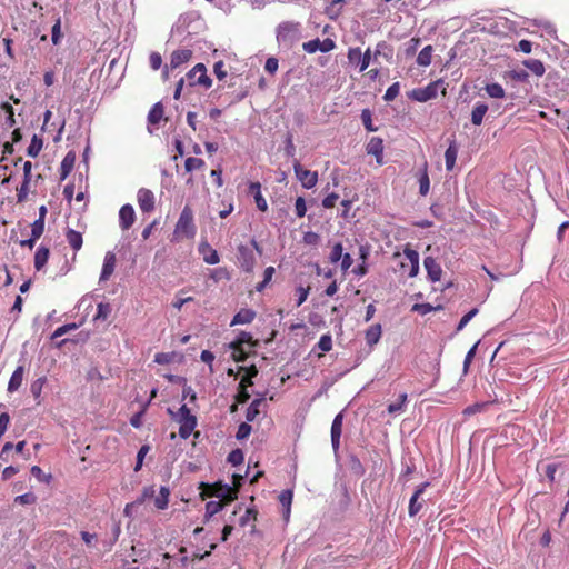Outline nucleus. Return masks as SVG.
Here are the masks:
<instances>
[{
  "label": "nucleus",
  "mask_w": 569,
  "mask_h": 569,
  "mask_svg": "<svg viewBox=\"0 0 569 569\" xmlns=\"http://www.w3.org/2000/svg\"><path fill=\"white\" fill-rule=\"evenodd\" d=\"M203 491L201 492L202 498L206 497H217L220 498L219 501H209L206 505V518H210L222 510L223 506L228 502H231L237 499V490L232 489L227 485L214 483V485H204Z\"/></svg>",
  "instance_id": "nucleus-1"
},
{
  "label": "nucleus",
  "mask_w": 569,
  "mask_h": 569,
  "mask_svg": "<svg viewBox=\"0 0 569 569\" xmlns=\"http://www.w3.org/2000/svg\"><path fill=\"white\" fill-rule=\"evenodd\" d=\"M168 413L180 425L179 436L188 439L197 427V417L191 413L187 405H182L177 412L169 408Z\"/></svg>",
  "instance_id": "nucleus-2"
},
{
  "label": "nucleus",
  "mask_w": 569,
  "mask_h": 569,
  "mask_svg": "<svg viewBox=\"0 0 569 569\" xmlns=\"http://www.w3.org/2000/svg\"><path fill=\"white\" fill-rule=\"evenodd\" d=\"M197 228L193 221V211L190 206H184L176 223L173 236L176 239H193Z\"/></svg>",
  "instance_id": "nucleus-3"
},
{
  "label": "nucleus",
  "mask_w": 569,
  "mask_h": 569,
  "mask_svg": "<svg viewBox=\"0 0 569 569\" xmlns=\"http://www.w3.org/2000/svg\"><path fill=\"white\" fill-rule=\"evenodd\" d=\"M400 269L403 273H407L409 278H413L419 272V253L406 246L403 253L396 252L395 258H401Z\"/></svg>",
  "instance_id": "nucleus-4"
},
{
  "label": "nucleus",
  "mask_w": 569,
  "mask_h": 569,
  "mask_svg": "<svg viewBox=\"0 0 569 569\" xmlns=\"http://www.w3.org/2000/svg\"><path fill=\"white\" fill-rule=\"evenodd\" d=\"M442 83L443 82L441 80H437L430 82L423 88L413 89L410 93V98L419 102H426L428 100L435 99L438 94V89L440 86H442Z\"/></svg>",
  "instance_id": "nucleus-5"
},
{
  "label": "nucleus",
  "mask_w": 569,
  "mask_h": 569,
  "mask_svg": "<svg viewBox=\"0 0 569 569\" xmlns=\"http://www.w3.org/2000/svg\"><path fill=\"white\" fill-rule=\"evenodd\" d=\"M293 170L303 188L311 189L317 184L318 173L316 171L303 169L298 160L293 163Z\"/></svg>",
  "instance_id": "nucleus-6"
},
{
  "label": "nucleus",
  "mask_w": 569,
  "mask_h": 569,
  "mask_svg": "<svg viewBox=\"0 0 569 569\" xmlns=\"http://www.w3.org/2000/svg\"><path fill=\"white\" fill-rule=\"evenodd\" d=\"M187 77L192 80L191 86L200 84L204 88H210L212 84L211 78L207 74V68L203 63H197L188 73Z\"/></svg>",
  "instance_id": "nucleus-7"
},
{
  "label": "nucleus",
  "mask_w": 569,
  "mask_h": 569,
  "mask_svg": "<svg viewBox=\"0 0 569 569\" xmlns=\"http://www.w3.org/2000/svg\"><path fill=\"white\" fill-rule=\"evenodd\" d=\"M302 48L308 53H315L317 51L329 52L336 48V43L330 38H326L325 40L317 38L305 42Z\"/></svg>",
  "instance_id": "nucleus-8"
},
{
  "label": "nucleus",
  "mask_w": 569,
  "mask_h": 569,
  "mask_svg": "<svg viewBox=\"0 0 569 569\" xmlns=\"http://www.w3.org/2000/svg\"><path fill=\"white\" fill-rule=\"evenodd\" d=\"M298 33V24L284 22L278 27L277 39L280 43L291 44Z\"/></svg>",
  "instance_id": "nucleus-9"
},
{
  "label": "nucleus",
  "mask_w": 569,
  "mask_h": 569,
  "mask_svg": "<svg viewBox=\"0 0 569 569\" xmlns=\"http://www.w3.org/2000/svg\"><path fill=\"white\" fill-rule=\"evenodd\" d=\"M429 486H430V482H428V481L422 482L413 492L412 497L410 498L409 507H408V513L410 517H415L422 509L423 505L421 501H419V498L423 493L426 488Z\"/></svg>",
  "instance_id": "nucleus-10"
},
{
  "label": "nucleus",
  "mask_w": 569,
  "mask_h": 569,
  "mask_svg": "<svg viewBox=\"0 0 569 569\" xmlns=\"http://www.w3.org/2000/svg\"><path fill=\"white\" fill-rule=\"evenodd\" d=\"M343 413L339 412L331 425V445L335 452L339 450L342 433Z\"/></svg>",
  "instance_id": "nucleus-11"
},
{
  "label": "nucleus",
  "mask_w": 569,
  "mask_h": 569,
  "mask_svg": "<svg viewBox=\"0 0 569 569\" xmlns=\"http://www.w3.org/2000/svg\"><path fill=\"white\" fill-rule=\"evenodd\" d=\"M136 221V212L131 204H124L119 211V224L122 230H129Z\"/></svg>",
  "instance_id": "nucleus-12"
},
{
  "label": "nucleus",
  "mask_w": 569,
  "mask_h": 569,
  "mask_svg": "<svg viewBox=\"0 0 569 569\" xmlns=\"http://www.w3.org/2000/svg\"><path fill=\"white\" fill-rule=\"evenodd\" d=\"M137 198L142 212H150L154 209V194L151 190L141 188Z\"/></svg>",
  "instance_id": "nucleus-13"
},
{
  "label": "nucleus",
  "mask_w": 569,
  "mask_h": 569,
  "mask_svg": "<svg viewBox=\"0 0 569 569\" xmlns=\"http://www.w3.org/2000/svg\"><path fill=\"white\" fill-rule=\"evenodd\" d=\"M425 269L428 273V278L432 282H437L441 279L442 269L440 264L432 257H426L423 260Z\"/></svg>",
  "instance_id": "nucleus-14"
},
{
  "label": "nucleus",
  "mask_w": 569,
  "mask_h": 569,
  "mask_svg": "<svg viewBox=\"0 0 569 569\" xmlns=\"http://www.w3.org/2000/svg\"><path fill=\"white\" fill-rule=\"evenodd\" d=\"M192 58V51L190 49L174 50L170 57L171 70L179 68L183 63L188 62Z\"/></svg>",
  "instance_id": "nucleus-15"
},
{
  "label": "nucleus",
  "mask_w": 569,
  "mask_h": 569,
  "mask_svg": "<svg viewBox=\"0 0 569 569\" xmlns=\"http://www.w3.org/2000/svg\"><path fill=\"white\" fill-rule=\"evenodd\" d=\"M117 258L111 251H108L103 259V266L100 274V281H107L114 272Z\"/></svg>",
  "instance_id": "nucleus-16"
},
{
  "label": "nucleus",
  "mask_w": 569,
  "mask_h": 569,
  "mask_svg": "<svg viewBox=\"0 0 569 569\" xmlns=\"http://www.w3.org/2000/svg\"><path fill=\"white\" fill-rule=\"evenodd\" d=\"M249 192L253 196L257 208L266 212L268 210V203L261 193L260 182H250Z\"/></svg>",
  "instance_id": "nucleus-17"
},
{
  "label": "nucleus",
  "mask_w": 569,
  "mask_h": 569,
  "mask_svg": "<svg viewBox=\"0 0 569 569\" xmlns=\"http://www.w3.org/2000/svg\"><path fill=\"white\" fill-rule=\"evenodd\" d=\"M267 407V401L263 397L254 399L247 409L246 419L247 421H254L261 413L262 408Z\"/></svg>",
  "instance_id": "nucleus-18"
},
{
  "label": "nucleus",
  "mask_w": 569,
  "mask_h": 569,
  "mask_svg": "<svg viewBox=\"0 0 569 569\" xmlns=\"http://www.w3.org/2000/svg\"><path fill=\"white\" fill-rule=\"evenodd\" d=\"M381 335H382V328H381L380 323H375V325L370 326L365 331V339H366L367 346L370 348L376 346L379 342Z\"/></svg>",
  "instance_id": "nucleus-19"
},
{
  "label": "nucleus",
  "mask_w": 569,
  "mask_h": 569,
  "mask_svg": "<svg viewBox=\"0 0 569 569\" xmlns=\"http://www.w3.org/2000/svg\"><path fill=\"white\" fill-rule=\"evenodd\" d=\"M76 163V153L73 151H69L61 161L60 164V179L64 180L73 170Z\"/></svg>",
  "instance_id": "nucleus-20"
},
{
  "label": "nucleus",
  "mask_w": 569,
  "mask_h": 569,
  "mask_svg": "<svg viewBox=\"0 0 569 569\" xmlns=\"http://www.w3.org/2000/svg\"><path fill=\"white\" fill-rule=\"evenodd\" d=\"M23 376H24L23 366H18L16 368V370L13 371V373L11 375L10 380L8 382V391L9 392L12 393L21 387L22 381H23Z\"/></svg>",
  "instance_id": "nucleus-21"
},
{
  "label": "nucleus",
  "mask_w": 569,
  "mask_h": 569,
  "mask_svg": "<svg viewBox=\"0 0 569 569\" xmlns=\"http://www.w3.org/2000/svg\"><path fill=\"white\" fill-rule=\"evenodd\" d=\"M367 152L377 158L378 163H381L382 152H383V142L382 139L378 137H373L367 144Z\"/></svg>",
  "instance_id": "nucleus-22"
},
{
  "label": "nucleus",
  "mask_w": 569,
  "mask_h": 569,
  "mask_svg": "<svg viewBox=\"0 0 569 569\" xmlns=\"http://www.w3.org/2000/svg\"><path fill=\"white\" fill-rule=\"evenodd\" d=\"M457 156H458V146H457L456 140L453 139L450 141L449 147L447 148V150L445 152L446 169L448 171H451L453 169V167L456 164Z\"/></svg>",
  "instance_id": "nucleus-23"
},
{
  "label": "nucleus",
  "mask_w": 569,
  "mask_h": 569,
  "mask_svg": "<svg viewBox=\"0 0 569 569\" xmlns=\"http://www.w3.org/2000/svg\"><path fill=\"white\" fill-rule=\"evenodd\" d=\"M199 251L203 254L204 262L209 264H217L220 261L217 250L211 248L209 243L200 244Z\"/></svg>",
  "instance_id": "nucleus-24"
},
{
  "label": "nucleus",
  "mask_w": 569,
  "mask_h": 569,
  "mask_svg": "<svg viewBox=\"0 0 569 569\" xmlns=\"http://www.w3.org/2000/svg\"><path fill=\"white\" fill-rule=\"evenodd\" d=\"M254 317L256 312L253 310L241 309L234 315L231 326L250 323L253 321Z\"/></svg>",
  "instance_id": "nucleus-25"
},
{
  "label": "nucleus",
  "mask_w": 569,
  "mask_h": 569,
  "mask_svg": "<svg viewBox=\"0 0 569 569\" xmlns=\"http://www.w3.org/2000/svg\"><path fill=\"white\" fill-rule=\"evenodd\" d=\"M379 56L383 57L387 61H391L393 58V48L386 41L378 42L373 53V60H377Z\"/></svg>",
  "instance_id": "nucleus-26"
},
{
  "label": "nucleus",
  "mask_w": 569,
  "mask_h": 569,
  "mask_svg": "<svg viewBox=\"0 0 569 569\" xmlns=\"http://www.w3.org/2000/svg\"><path fill=\"white\" fill-rule=\"evenodd\" d=\"M66 239L69 243V246L74 250L79 251L82 247L83 239L82 234L79 231H76L73 229H68L66 232Z\"/></svg>",
  "instance_id": "nucleus-27"
},
{
  "label": "nucleus",
  "mask_w": 569,
  "mask_h": 569,
  "mask_svg": "<svg viewBox=\"0 0 569 569\" xmlns=\"http://www.w3.org/2000/svg\"><path fill=\"white\" fill-rule=\"evenodd\" d=\"M488 111V106L483 102H477L471 112V122L475 126H480L483 121V117Z\"/></svg>",
  "instance_id": "nucleus-28"
},
{
  "label": "nucleus",
  "mask_w": 569,
  "mask_h": 569,
  "mask_svg": "<svg viewBox=\"0 0 569 569\" xmlns=\"http://www.w3.org/2000/svg\"><path fill=\"white\" fill-rule=\"evenodd\" d=\"M293 493L291 490H283L279 495V501L281 506L283 507V518L286 521L289 520L290 516V508L292 503Z\"/></svg>",
  "instance_id": "nucleus-29"
},
{
  "label": "nucleus",
  "mask_w": 569,
  "mask_h": 569,
  "mask_svg": "<svg viewBox=\"0 0 569 569\" xmlns=\"http://www.w3.org/2000/svg\"><path fill=\"white\" fill-rule=\"evenodd\" d=\"M49 248L40 246L34 253V268L39 271L41 270L48 262L49 259Z\"/></svg>",
  "instance_id": "nucleus-30"
},
{
  "label": "nucleus",
  "mask_w": 569,
  "mask_h": 569,
  "mask_svg": "<svg viewBox=\"0 0 569 569\" xmlns=\"http://www.w3.org/2000/svg\"><path fill=\"white\" fill-rule=\"evenodd\" d=\"M239 253L242 258L241 267L243 268V270L248 272L251 271L254 264V257L251 253V251L247 247L240 246Z\"/></svg>",
  "instance_id": "nucleus-31"
},
{
  "label": "nucleus",
  "mask_w": 569,
  "mask_h": 569,
  "mask_svg": "<svg viewBox=\"0 0 569 569\" xmlns=\"http://www.w3.org/2000/svg\"><path fill=\"white\" fill-rule=\"evenodd\" d=\"M163 114H164V109H163L162 103L157 102L153 104V107L149 111L148 121L151 124H158L161 121V119L163 118Z\"/></svg>",
  "instance_id": "nucleus-32"
},
{
  "label": "nucleus",
  "mask_w": 569,
  "mask_h": 569,
  "mask_svg": "<svg viewBox=\"0 0 569 569\" xmlns=\"http://www.w3.org/2000/svg\"><path fill=\"white\" fill-rule=\"evenodd\" d=\"M523 66L529 69L535 76H543L546 69L542 61L538 59H528L523 61Z\"/></svg>",
  "instance_id": "nucleus-33"
},
{
  "label": "nucleus",
  "mask_w": 569,
  "mask_h": 569,
  "mask_svg": "<svg viewBox=\"0 0 569 569\" xmlns=\"http://www.w3.org/2000/svg\"><path fill=\"white\" fill-rule=\"evenodd\" d=\"M229 347L232 350L231 356L236 362L244 361L250 353V350H247L244 346H237L233 341L229 345Z\"/></svg>",
  "instance_id": "nucleus-34"
},
{
  "label": "nucleus",
  "mask_w": 569,
  "mask_h": 569,
  "mask_svg": "<svg viewBox=\"0 0 569 569\" xmlns=\"http://www.w3.org/2000/svg\"><path fill=\"white\" fill-rule=\"evenodd\" d=\"M433 48L432 46L428 44L418 54L417 57V63L421 67H428L431 63V57H432Z\"/></svg>",
  "instance_id": "nucleus-35"
},
{
  "label": "nucleus",
  "mask_w": 569,
  "mask_h": 569,
  "mask_svg": "<svg viewBox=\"0 0 569 569\" xmlns=\"http://www.w3.org/2000/svg\"><path fill=\"white\" fill-rule=\"evenodd\" d=\"M112 311L111 305L109 302H99L97 306V313L94 316V320L106 321Z\"/></svg>",
  "instance_id": "nucleus-36"
},
{
  "label": "nucleus",
  "mask_w": 569,
  "mask_h": 569,
  "mask_svg": "<svg viewBox=\"0 0 569 569\" xmlns=\"http://www.w3.org/2000/svg\"><path fill=\"white\" fill-rule=\"evenodd\" d=\"M63 38V33L61 32V17L57 16L54 20V24L51 30V41L54 46H58Z\"/></svg>",
  "instance_id": "nucleus-37"
},
{
  "label": "nucleus",
  "mask_w": 569,
  "mask_h": 569,
  "mask_svg": "<svg viewBox=\"0 0 569 569\" xmlns=\"http://www.w3.org/2000/svg\"><path fill=\"white\" fill-rule=\"evenodd\" d=\"M42 146H43L42 139L38 138V136L34 134L31 139V143L29 144V147L27 149V154L29 157L36 158L40 153Z\"/></svg>",
  "instance_id": "nucleus-38"
},
{
  "label": "nucleus",
  "mask_w": 569,
  "mask_h": 569,
  "mask_svg": "<svg viewBox=\"0 0 569 569\" xmlns=\"http://www.w3.org/2000/svg\"><path fill=\"white\" fill-rule=\"evenodd\" d=\"M170 491L167 487L160 488V495L156 498L154 505L158 509L163 510L168 507Z\"/></svg>",
  "instance_id": "nucleus-39"
},
{
  "label": "nucleus",
  "mask_w": 569,
  "mask_h": 569,
  "mask_svg": "<svg viewBox=\"0 0 569 569\" xmlns=\"http://www.w3.org/2000/svg\"><path fill=\"white\" fill-rule=\"evenodd\" d=\"M430 189V180L427 172V163L423 166V171L419 178V192L421 196H427Z\"/></svg>",
  "instance_id": "nucleus-40"
},
{
  "label": "nucleus",
  "mask_w": 569,
  "mask_h": 569,
  "mask_svg": "<svg viewBox=\"0 0 569 569\" xmlns=\"http://www.w3.org/2000/svg\"><path fill=\"white\" fill-rule=\"evenodd\" d=\"M31 475L40 482L49 485L52 480L51 473H44L39 466H33L30 469Z\"/></svg>",
  "instance_id": "nucleus-41"
},
{
  "label": "nucleus",
  "mask_w": 569,
  "mask_h": 569,
  "mask_svg": "<svg viewBox=\"0 0 569 569\" xmlns=\"http://www.w3.org/2000/svg\"><path fill=\"white\" fill-rule=\"evenodd\" d=\"M407 399H408L407 393H401V395L399 396V400H398L397 402L390 403V405L388 406V408H387L388 412H389L390 415H395V413H397V412H399V411L403 410L405 405H406V402H407Z\"/></svg>",
  "instance_id": "nucleus-42"
},
{
  "label": "nucleus",
  "mask_w": 569,
  "mask_h": 569,
  "mask_svg": "<svg viewBox=\"0 0 569 569\" xmlns=\"http://www.w3.org/2000/svg\"><path fill=\"white\" fill-rule=\"evenodd\" d=\"M204 164L206 163L202 159L189 157V158H187V160L184 162V168H186V171L191 172L193 170H199V169L203 168Z\"/></svg>",
  "instance_id": "nucleus-43"
},
{
  "label": "nucleus",
  "mask_w": 569,
  "mask_h": 569,
  "mask_svg": "<svg viewBox=\"0 0 569 569\" xmlns=\"http://www.w3.org/2000/svg\"><path fill=\"white\" fill-rule=\"evenodd\" d=\"M486 91L491 98H503L505 89L499 83H490L486 86Z\"/></svg>",
  "instance_id": "nucleus-44"
},
{
  "label": "nucleus",
  "mask_w": 569,
  "mask_h": 569,
  "mask_svg": "<svg viewBox=\"0 0 569 569\" xmlns=\"http://www.w3.org/2000/svg\"><path fill=\"white\" fill-rule=\"evenodd\" d=\"M237 346H248L249 348H253L256 342L252 340V336L249 332L242 331L238 336V338L233 341Z\"/></svg>",
  "instance_id": "nucleus-45"
},
{
  "label": "nucleus",
  "mask_w": 569,
  "mask_h": 569,
  "mask_svg": "<svg viewBox=\"0 0 569 569\" xmlns=\"http://www.w3.org/2000/svg\"><path fill=\"white\" fill-rule=\"evenodd\" d=\"M13 501L18 505H34L37 502V496L33 492H27L17 496Z\"/></svg>",
  "instance_id": "nucleus-46"
},
{
  "label": "nucleus",
  "mask_w": 569,
  "mask_h": 569,
  "mask_svg": "<svg viewBox=\"0 0 569 569\" xmlns=\"http://www.w3.org/2000/svg\"><path fill=\"white\" fill-rule=\"evenodd\" d=\"M347 58H348L349 63L360 67L361 49L358 47L349 48Z\"/></svg>",
  "instance_id": "nucleus-47"
},
{
  "label": "nucleus",
  "mask_w": 569,
  "mask_h": 569,
  "mask_svg": "<svg viewBox=\"0 0 569 569\" xmlns=\"http://www.w3.org/2000/svg\"><path fill=\"white\" fill-rule=\"evenodd\" d=\"M228 462H230L232 466H239L244 460V455L242 450L234 449L228 455Z\"/></svg>",
  "instance_id": "nucleus-48"
},
{
  "label": "nucleus",
  "mask_w": 569,
  "mask_h": 569,
  "mask_svg": "<svg viewBox=\"0 0 569 569\" xmlns=\"http://www.w3.org/2000/svg\"><path fill=\"white\" fill-rule=\"evenodd\" d=\"M343 254L345 253H343L342 244L340 242H338L331 249V252L329 256V261L331 263H337Z\"/></svg>",
  "instance_id": "nucleus-49"
},
{
  "label": "nucleus",
  "mask_w": 569,
  "mask_h": 569,
  "mask_svg": "<svg viewBox=\"0 0 569 569\" xmlns=\"http://www.w3.org/2000/svg\"><path fill=\"white\" fill-rule=\"evenodd\" d=\"M439 309H441V306L433 307L430 303H416L412 307L413 311H417L418 313H420L422 316H425L433 310H439Z\"/></svg>",
  "instance_id": "nucleus-50"
},
{
  "label": "nucleus",
  "mask_w": 569,
  "mask_h": 569,
  "mask_svg": "<svg viewBox=\"0 0 569 569\" xmlns=\"http://www.w3.org/2000/svg\"><path fill=\"white\" fill-rule=\"evenodd\" d=\"M399 92H400V84H399V82H395L387 89V91L383 96V99L386 101H392L399 96Z\"/></svg>",
  "instance_id": "nucleus-51"
},
{
  "label": "nucleus",
  "mask_w": 569,
  "mask_h": 569,
  "mask_svg": "<svg viewBox=\"0 0 569 569\" xmlns=\"http://www.w3.org/2000/svg\"><path fill=\"white\" fill-rule=\"evenodd\" d=\"M44 231V222H42V219H37L32 224H31V237H33V239H39L42 233Z\"/></svg>",
  "instance_id": "nucleus-52"
},
{
  "label": "nucleus",
  "mask_w": 569,
  "mask_h": 569,
  "mask_svg": "<svg viewBox=\"0 0 569 569\" xmlns=\"http://www.w3.org/2000/svg\"><path fill=\"white\" fill-rule=\"evenodd\" d=\"M29 181H22L21 186L17 189V201L22 203L27 200L29 193Z\"/></svg>",
  "instance_id": "nucleus-53"
},
{
  "label": "nucleus",
  "mask_w": 569,
  "mask_h": 569,
  "mask_svg": "<svg viewBox=\"0 0 569 569\" xmlns=\"http://www.w3.org/2000/svg\"><path fill=\"white\" fill-rule=\"evenodd\" d=\"M44 383H46L44 377L38 378L36 381H33L31 383L30 391L36 399H38L40 397Z\"/></svg>",
  "instance_id": "nucleus-54"
},
{
  "label": "nucleus",
  "mask_w": 569,
  "mask_h": 569,
  "mask_svg": "<svg viewBox=\"0 0 569 569\" xmlns=\"http://www.w3.org/2000/svg\"><path fill=\"white\" fill-rule=\"evenodd\" d=\"M318 347L321 351L328 352L332 349V339L330 335H323L318 341Z\"/></svg>",
  "instance_id": "nucleus-55"
},
{
  "label": "nucleus",
  "mask_w": 569,
  "mask_h": 569,
  "mask_svg": "<svg viewBox=\"0 0 569 569\" xmlns=\"http://www.w3.org/2000/svg\"><path fill=\"white\" fill-rule=\"evenodd\" d=\"M361 120H362V123L365 126V128L368 130V131H376L377 129L372 126V118H371V112L369 109H363L361 111Z\"/></svg>",
  "instance_id": "nucleus-56"
},
{
  "label": "nucleus",
  "mask_w": 569,
  "mask_h": 569,
  "mask_svg": "<svg viewBox=\"0 0 569 569\" xmlns=\"http://www.w3.org/2000/svg\"><path fill=\"white\" fill-rule=\"evenodd\" d=\"M251 430H252V428H251V426L249 423L242 422L238 427V431L236 433V438L238 440H243V439H246V438H248L250 436Z\"/></svg>",
  "instance_id": "nucleus-57"
},
{
  "label": "nucleus",
  "mask_w": 569,
  "mask_h": 569,
  "mask_svg": "<svg viewBox=\"0 0 569 569\" xmlns=\"http://www.w3.org/2000/svg\"><path fill=\"white\" fill-rule=\"evenodd\" d=\"M257 515H258V512L254 509H250V508L247 509L244 515L241 516V518L239 520V525L241 527H246L250 520L256 521L257 520Z\"/></svg>",
  "instance_id": "nucleus-58"
},
{
  "label": "nucleus",
  "mask_w": 569,
  "mask_h": 569,
  "mask_svg": "<svg viewBox=\"0 0 569 569\" xmlns=\"http://www.w3.org/2000/svg\"><path fill=\"white\" fill-rule=\"evenodd\" d=\"M488 406V402H481V403H473L471 406H468L463 409L462 413L465 416H472L477 412L482 411Z\"/></svg>",
  "instance_id": "nucleus-59"
},
{
  "label": "nucleus",
  "mask_w": 569,
  "mask_h": 569,
  "mask_svg": "<svg viewBox=\"0 0 569 569\" xmlns=\"http://www.w3.org/2000/svg\"><path fill=\"white\" fill-rule=\"evenodd\" d=\"M78 326L76 323H67L61 327H58L52 333V339L59 338L71 330H76Z\"/></svg>",
  "instance_id": "nucleus-60"
},
{
  "label": "nucleus",
  "mask_w": 569,
  "mask_h": 569,
  "mask_svg": "<svg viewBox=\"0 0 569 569\" xmlns=\"http://www.w3.org/2000/svg\"><path fill=\"white\" fill-rule=\"evenodd\" d=\"M478 313V309L473 308L469 312H467L459 321L457 326V331H461L468 322Z\"/></svg>",
  "instance_id": "nucleus-61"
},
{
  "label": "nucleus",
  "mask_w": 569,
  "mask_h": 569,
  "mask_svg": "<svg viewBox=\"0 0 569 569\" xmlns=\"http://www.w3.org/2000/svg\"><path fill=\"white\" fill-rule=\"evenodd\" d=\"M309 292H310V287H302V286H299L297 289H296V293H297V306H301L308 298L309 296Z\"/></svg>",
  "instance_id": "nucleus-62"
},
{
  "label": "nucleus",
  "mask_w": 569,
  "mask_h": 569,
  "mask_svg": "<svg viewBox=\"0 0 569 569\" xmlns=\"http://www.w3.org/2000/svg\"><path fill=\"white\" fill-rule=\"evenodd\" d=\"M150 67L152 70H159L162 66V57L159 52H151L149 57Z\"/></svg>",
  "instance_id": "nucleus-63"
},
{
  "label": "nucleus",
  "mask_w": 569,
  "mask_h": 569,
  "mask_svg": "<svg viewBox=\"0 0 569 569\" xmlns=\"http://www.w3.org/2000/svg\"><path fill=\"white\" fill-rule=\"evenodd\" d=\"M295 209H296L297 217H299V218L305 217V214L307 212V206H306V201L302 197H298L296 199Z\"/></svg>",
  "instance_id": "nucleus-64"
}]
</instances>
